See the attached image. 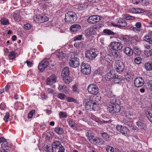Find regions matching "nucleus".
Wrapping results in <instances>:
<instances>
[{"label":"nucleus","instance_id":"obj_1","mask_svg":"<svg viewBox=\"0 0 152 152\" xmlns=\"http://www.w3.org/2000/svg\"><path fill=\"white\" fill-rule=\"evenodd\" d=\"M117 101L115 99L110 101L108 107L109 111L112 113H116L119 112L121 107L117 103Z\"/></svg>","mask_w":152,"mask_h":152},{"label":"nucleus","instance_id":"obj_2","mask_svg":"<svg viewBox=\"0 0 152 152\" xmlns=\"http://www.w3.org/2000/svg\"><path fill=\"white\" fill-rule=\"evenodd\" d=\"M77 19V15L76 13L73 12H68L65 15V21L68 23H75Z\"/></svg>","mask_w":152,"mask_h":152},{"label":"nucleus","instance_id":"obj_3","mask_svg":"<svg viewBox=\"0 0 152 152\" xmlns=\"http://www.w3.org/2000/svg\"><path fill=\"white\" fill-rule=\"evenodd\" d=\"M98 54V50L94 48L86 51L85 54V57L89 60H92L96 57Z\"/></svg>","mask_w":152,"mask_h":152},{"label":"nucleus","instance_id":"obj_4","mask_svg":"<svg viewBox=\"0 0 152 152\" xmlns=\"http://www.w3.org/2000/svg\"><path fill=\"white\" fill-rule=\"evenodd\" d=\"M123 46V45L120 42H113L108 46V48L110 50H119L122 49Z\"/></svg>","mask_w":152,"mask_h":152},{"label":"nucleus","instance_id":"obj_5","mask_svg":"<svg viewBox=\"0 0 152 152\" xmlns=\"http://www.w3.org/2000/svg\"><path fill=\"white\" fill-rule=\"evenodd\" d=\"M81 69V72L84 75H88L91 72L90 66L86 63L83 62L82 63Z\"/></svg>","mask_w":152,"mask_h":152},{"label":"nucleus","instance_id":"obj_6","mask_svg":"<svg viewBox=\"0 0 152 152\" xmlns=\"http://www.w3.org/2000/svg\"><path fill=\"white\" fill-rule=\"evenodd\" d=\"M116 128L118 132H120L124 135L127 136L129 134V131L126 126L118 125L116 126Z\"/></svg>","mask_w":152,"mask_h":152},{"label":"nucleus","instance_id":"obj_7","mask_svg":"<svg viewBox=\"0 0 152 152\" xmlns=\"http://www.w3.org/2000/svg\"><path fill=\"white\" fill-rule=\"evenodd\" d=\"M101 19V17L99 16L93 15L89 17L87 21L89 23L94 24L99 22Z\"/></svg>","mask_w":152,"mask_h":152},{"label":"nucleus","instance_id":"obj_8","mask_svg":"<svg viewBox=\"0 0 152 152\" xmlns=\"http://www.w3.org/2000/svg\"><path fill=\"white\" fill-rule=\"evenodd\" d=\"M69 64L70 66L76 68L79 65V59L77 57H72V56L71 58L69 60Z\"/></svg>","mask_w":152,"mask_h":152},{"label":"nucleus","instance_id":"obj_9","mask_svg":"<svg viewBox=\"0 0 152 152\" xmlns=\"http://www.w3.org/2000/svg\"><path fill=\"white\" fill-rule=\"evenodd\" d=\"M115 68L118 72H122L124 69V65L123 63L120 60L116 61L115 63Z\"/></svg>","mask_w":152,"mask_h":152},{"label":"nucleus","instance_id":"obj_10","mask_svg":"<svg viewBox=\"0 0 152 152\" xmlns=\"http://www.w3.org/2000/svg\"><path fill=\"white\" fill-rule=\"evenodd\" d=\"M49 65V62L47 59L43 60L39 64L38 69L39 70L42 72Z\"/></svg>","mask_w":152,"mask_h":152},{"label":"nucleus","instance_id":"obj_11","mask_svg":"<svg viewBox=\"0 0 152 152\" xmlns=\"http://www.w3.org/2000/svg\"><path fill=\"white\" fill-rule=\"evenodd\" d=\"M117 24H112L115 27H118L120 28L121 27H125L127 25V23L124 19L121 18H118L116 19Z\"/></svg>","mask_w":152,"mask_h":152},{"label":"nucleus","instance_id":"obj_12","mask_svg":"<svg viewBox=\"0 0 152 152\" xmlns=\"http://www.w3.org/2000/svg\"><path fill=\"white\" fill-rule=\"evenodd\" d=\"M118 75H116L114 72L111 71L105 75V78L106 80H110L113 79H118Z\"/></svg>","mask_w":152,"mask_h":152},{"label":"nucleus","instance_id":"obj_13","mask_svg":"<svg viewBox=\"0 0 152 152\" xmlns=\"http://www.w3.org/2000/svg\"><path fill=\"white\" fill-rule=\"evenodd\" d=\"M87 89L91 94L96 95L99 91V88L97 86H88Z\"/></svg>","mask_w":152,"mask_h":152},{"label":"nucleus","instance_id":"obj_14","mask_svg":"<svg viewBox=\"0 0 152 152\" xmlns=\"http://www.w3.org/2000/svg\"><path fill=\"white\" fill-rule=\"evenodd\" d=\"M56 81V77L55 75H53L47 78L46 82L47 85H51L55 83Z\"/></svg>","mask_w":152,"mask_h":152},{"label":"nucleus","instance_id":"obj_15","mask_svg":"<svg viewBox=\"0 0 152 152\" xmlns=\"http://www.w3.org/2000/svg\"><path fill=\"white\" fill-rule=\"evenodd\" d=\"M112 60V58L110 55L107 54L104 56H102L100 58V60L101 62L104 64H106L105 62H108Z\"/></svg>","mask_w":152,"mask_h":152},{"label":"nucleus","instance_id":"obj_16","mask_svg":"<svg viewBox=\"0 0 152 152\" xmlns=\"http://www.w3.org/2000/svg\"><path fill=\"white\" fill-rule=\"evenodd\" d=\"M143 40L148 42L149 44H152V32H149L145 35L143 38Z\"/></svg>","mask_w":152,"mask_h":152},{"label":"nucleus","instance_id":"obj_17","mask_svg":"<svg viewBox=\"0 0 152 152\" xmlns=\"http://www.w3.org/2000/svg\"><path fill=\"white\" fill-rule=\"evenodd\" d=\"M84 105L85 108L88 110L91 111V100L89 99H85L84 100Z\"/></svg>","mask_w":152,"mask_h":152},{"label":"nucleus","instance_id":"obj_18","mask_svg":"<svg viewBox=\"0 0 152 152\" xmlns=\"http://www.w3.org/2000/svg\"><path fill=\"white\" fill-rule=\"evenodd\" d=\"M67 121L69 126L71 128L75 130L77 129V124L75 123L74 120L71 118H69L67 120Z\"/></svg>","mask_w":152,"mask_h":152},{"label":"nucleus","instance_id":"obj_19","mask_svg":"<svg viewBox=\"0 0 152 152\" xmlns=\"http://www.w3.org/2000/svg\"><path fill=\"white\" fill-rule=\"evenodd\" d=\"M144 84V81L141 77H137L135 78L134 81V84L135 86L140 85V86H143Z\"/></svg>","mask_w":152,"mask_h":152},{"label":"nucleus","instance_id":"obj_20","mask_svg":"<svg viewBox=\"0 0 152 152\" xmlns=\"http://www.w3.org/2000/svg\"><path fill=\"white\" fill-rule=\"evenodd\" d=\"M69 68L66 67L63 70L62 72L61 76L63 78L69 77Z\"/></svg>","mask_w":152,"mask_h":152},{"label":"nucleus","instance_id":"obj_21","mask_svg":"<svg viewBox=\"0 0 152 152\" xmlns=\"http://www.w3.org/2000/svg\"><path fill=\"white\" fill-rule=\"evenodd\" d=\"M81 28L80 26L78 24L72 25L70 27V29L73 32H76L79 30Z\"/></svg>","mask_w":152,"mask_h":152},{"label":"nucleus","instance_id":"obj_22","mask_svg":"<svg viewBox=\"0 0 152 152\" xmlns=\"http://www.w3.org/2000/svg\"><path fill=\"white\" fill-rule=\"evenodd\" d=\"M86 136L88 137L89 141L91 142H93L94 139H95V137L90 131H89L87 132L86 133Z\"/></svg>","mask_w":152,"mask_h":152},{"label":"nucleus","instance_id":"obj_23","mask_svg":"<svg viewBox=\"0 0 152 152\" xmlns=\"http://www.w3.org/2000/svg\"><path fill=\"white\" fill-rule=\"evenodd\" d=\"M145 114L147 118L152 123V110H147L145 112Z\"/></svg>","mask_w":152,"mask_h":152},{"label":"nucleus","instance_id":"obj_24","mask_svg":"<svg viewBox=\"0 0 152 152\" xmlns=\"http://www.w3.org/2000/svg\"><path fill=\"white\" fill-rule=\"evenodd\" d=\"M63 146L61 144L60 142L56 140L53 142L52 147L53 148L58 149L61 147Z\"/></svg>","mask_w":152,"mask_h":152},{"label":"nucleus","instance_id":"obj_25","mask_svg":"<svg viewBox=\"0 0 152 152\" xmlns=\"http://www.w3.org/2000/svg\"><path fill=\"white\" fill-rule=\"evenodd\" d=\"M136 124L139 128L142 129H144L146 126V124L142 121L137 122Z\"/></svg>","mask_w":152,"mask_h":152},{"label":"nucleus","instance_id":"obj_26","mask_svg":"<svg viewBox=\"0 0 152 152\" xmlns=\"http://www.w3.org/2000/svg\"><path fill=\"white\" fill-rule=\"evenodd\" d=\"M93 142L99 145H102L104 143V141L102 139L97 137H95Z\"/></svg>","mask_w":152,"mask_h":152},{"label":"nucleus","instance_id":"obj_27","mask_svg":"<svg viewBox=\"0 0 152 152\" xmlns=\"http://www.w3.org/2000/svg\"><path fill=\"white\" fill-rule=\"evenodd\" d=\"M56 55L60 60L63 59L66 56V54L62 51H57L56 53Z\"/></svg>","mask_w":152,"mask_h":152},{"label":"nucleus","instance_id":"obj_28","mask_svg":"<svg viewBox=\"0 0 152 152\" xmlns=\"http://www.w3.org/2000/svg\"><path fill=\"white\" fill-rule=\"evenodd\" d=\"M58 89L60 92L66 94L68 93V89L66 86H59Z\"/></svg>","mask_w":152,"mask_h":152},{"label":"nucleus","instance_id":"obj_29","mask_svg":"<svg viewBox=\"0 0 152 152\" xmlns=\"http://www.w3.org/2000/svg\"><path fill=\"white\" fill-rule=\"evenodd\" d=\"M124 52L127 55L129 56H131L133 53L132 49L128 47H126L124 48Z\"/></svg>","mask_w":152,"mask_h":152},{"label":"nucleus","instance_id":"obj_30","mask_svg":"<svg viewBox=\"0 0 152 152\" xmlns=\"http://www.w3.org/2000/svg\"><path fill=\"white\" fill-rule=\"evenodd\" d=\"M110 50V53L113 55V56L115 58H118L119 56L120 53L118 51V50Z\"/></svg>","mask_w":152,"mask_h":152},{"label":"nucleus","instance_id":"obj_31","mask_svg":"<svg viewBox=\"0 0 152 152\" xmlns=\"http://www.w3.org/2000/svg\"><path fill=\"white\" fill-rule=\"evenodd\" d=\"M41 15H37L34 16L33 19L36 22L41 23Z\"/></svg>","mask_w":152,"mask_h":152},{"label":"nucleus","instance_id":"obj_32","mask_svg":"<svg viewBox=\"0 0 152 152\" xmlns=\"http://www.w3.org/2000/svg\"><path fill=\"white\" fill-rule=\"evenodd\" d=\"M123 18L127 20H133L135 19L134 17L126 14L123 15Z\"/></svg>","mask_w":152,"mask_h":152},{"label":"nucleus","instance_id":"obj_33","mask_svg":"<svg viewBox=\"0 0 152 152\" xmlns=\"http://www.w3.org/2000/svg\"><path fill=\"white\" fill-rule=\"evenodd\" d=\"M145 69L148 71H151L152 69V63L151 62H147L145 64Z\"/></svg>","mask_w":152,"mask_h":152},{"label":"nucleus","instance_id":"obj_34","mask_svg":"<svg viewBox=\"0 0 152 152\" xmlns=\"http://www.w3.org/2000/svg\"><path fill=\"white\" fill-rule=\"evenodd\" d=\"M91 104L92 110L95 111L97 106V104L94 101L92 100H91Z\"/></svg>","mask_w":152,"mask_h":152},{"label":"nucleus","instance_id":"obj_35","mask_svg":"<svg viewBox=\"0 0 152 152\" xmlns=\"http://www.w3.org/2000/svg\"><path fill=\"white\" fill-rule=\"evenodd\" d=\"M91 104L92 110L95 111L97 106V104L94 101L92 100H91Z\"/></svg>","mask_w":152,"mask_h":152},{"label":"nucleus","instance_id":"obj_36","mask_svg":"<svg viewBox=\"0 0 152 152\" xmlns=\"http://www.w3.org/2000/svg\"><path fill=\"white\" fill-rule=\"evenodd\" d=\"M16 54L14 51H12L9 52L8 57L10 59H13L16 57Z\"/></svg>","mask_w":152,"mask_h":152},{"label":"nucleus","instance_id":"obj_37","mask_svg":"<svg viewBox=\"0 0 152 152\" xmlns=\"http://www.w3.org/2000/svg\"><path fill=\"white\" fill-rule=\"evenodd\" d=\"M86 33L89 36L94 35L96 34L95 32L92 29L91 27L88 28L86 31Z\"/></svg>","mask_w":152,"mask_h":152},{"label":"nucleus","instance_id":"obj_38","mask_svg":"<svg viewBox=\"0 0 152 152\" xmlns=\"http://www.w3.org/2000/svg\"><path fill=\"white\" fill-rule=\"evenodd\" d=\"M133 76L132 73L131 72H128L126 75V79H129L130 80H132Z\"/></svg>","mask_w":152,"mask_h":152},{"label":"nucleus","instance_id":"obj_39","mask_svg":"<svg viewBox=\"0 0 152 152\" xmlns=\"http://www.w3.org/2000/svg\"><path fill=\"white\" fill-rule=\"evenodd\" d=\"M103 32L109 35H115V34L110 29H105L103 30Z\"/></svg>","mask_w":152,"mask_h":152},{"label":"nucleus","instance_id":"obj_40","mask_svg":"<svg viewBox=\"0 0 152 152\" xmlns=\"http://www.w3.org/2000/svg\"><path fill=\"white\" fill-rule=\"evenodd\" d=\"M128 12L130 13H138V8H130L128 10Z\"/></svg>","mask_w":152,"mask_h":152},{"label":"nucleus","instance_id":"obj_41","mask_svg":"<svg viewBox=\"0 0 152 152\" xmlns=\"http://www.w3.org/2000/svg\"><path fill=\"white\" fill-rule=\"evenodd\" d=\"M0 21L3 25H7L9 24V21L6 18H3L1 19Z\"/></svg>","mask_w":152,"mask_h":152},{"label":"nucleus","instance_id":"obj_42","mask_svg":"<svg viewBox=\"0 0 152 152\" xmlns=\"http://www.w3.org/2000/svg\"><path fill=\"white\" fill-rule=\"evenodd\" d=\"M55 131L57 133L60 134H62L64 132L63 129L62 128L58 127L55 128Z\"/></svg>","mask_w":152,"mask_h":152},{"label":"nucleus","instance_id":"obj_43","mask_svg":"<svg viewBox=\"0 0 152 152\" xmlns=\"http://www.w3.org/2000/svg\"><path fill=\"white\" fill-rule=\"evenodd\" d=\"M1 147L3 149L7 150L9 148L7 142L6 141H4L1 144Z\"/></svg>","mask_w":152,"mask_h":152},{"label":"nucleus","instance_id":"obj_44","mask_svg":"<svg viewBox=\"0 0 152 152\" xmlns=\"http://www.w3.org/2000/svg\"><path fill=\"white\" fill-rule=\"evenodd\" d=\"M13 16L15 20H19L20 19V15L19 13L18 12L16 13L15 12L13 15Z\"/></svg>","mask_w":152,"mask_h":152},{"label":"nucleus","instance_id":"obj_45","mask_svg":"<svg viewBox=\"0 0 152 152\" xmlns=\"http://www.w3.org/2000/svg\"><path fill=\"white\" fill-rule=\"evenodd\" d=\"M145 54L147 57L151 56H152V49L149 50H145L144 51Z\"/></svg>","mask_w":152,"mask_h":152},{"label":"nucleus","instance_id":"obj_46","mask_svg":"<svg viewBox=\"0 0 152 152\" xmlns=\"http://www.w3.org/2000/svg\"><path fill=\"white\" fill-rule=\"evenodd\" d=\"M63 80L64 82L66 84H68L71 81V79L69 77H64Z\"/></svg>","mask_w":152,"mask_h":152},{"label":"nucleus","instance_id":"obj_47","mask_svg":"<svg viewBox=\"0 0 152 152\" xmlns=\"http://www.w3.org/2000/svg\"><path fill=\"white\" fill-rule=\"evenodd\" d=\"M41 23L45 22L48 21L49 20V18L45 16V15H41Z\"/></svg>","mask_w":152,"mask_h":152},{"label":"nucleus","instance_id":"obj_48","mask_svg":"<svg viewBox=\"0 0 152 152\" xmlns=\"http://www.w3.org/2000/svg\"><path fill=\"white\" fill-rule=\"evenodd\" d=\"M59 116L61 118H66L67 117V115L66 112H60L59 113Z\"/></svg>","mask_w":152,"mask_h":152},{"label":"nucleus","instance_id":"obj_49","mask_svg":"<svg viewBox=\"0 0 152 152\" xmlns=\"http://www.w3.org/2000/svg\"><path fill=\"white\" fill-rule=\"evenodd\" d=\"M45 150L48 152H53V148L52 146L47 145Z\"/></svg>","mask_w":152,"mask_h":152},{"label":"nucleus","instance_id":"obj_50","mask_svg":"<svg viewBox=\"0 0 152 152\" xmlns=\"http://www.w3.org/2000/svg\"><path fill=\"white\" fill-rule=\"evenodd\" d=\"M66 100L69 102H73L74 103H76L77 102L75 99L72 97H67Z\"/></svg>","mask_w":152,"mask_h":152},{"label":"nucleus","instance_id":"obj_51","mask_svg":"<svg viewBox=\"0 0 152 152\" xmlns=\"http://www.w3.org/2000/svg\"><path fill=\"white\" fill-rule=\"evenodd\" d=\"M10 116V114L8 112H7L4 118V120L5 122H7L8 121V119L9 118Z\"/></svg>","mask_w":152,"mask_h":152},{"label":"nucleus","instance_id":"obj_52","mask_svg":"<svg viewBox=\"0 0 152 152\" xmlns=\"http://www.w3.org/2000/svg\"><path fill=\"white\" fill-rule=\"evenodd\" d=\"M35 113V111L34 110H31L28 114V118L30 119L32 118L33 114Z\"/></svg>","mask_w":152,"mask_h":152},{"label":"nucleus","instance_id":"obj_53","mask_svg":"<svg viewBox=\"0 0 152 152\" xmlns=\"http://www.w3.org/2000/svg\"><path fill=\"white\" fill-rule=\"evenodd\" d=\"M82 35H80L75 37L74 38V41H75L77 40H81L82 39Z\"/></svg>","mask_w":152,"mask_h":152},{"label":"nucleus","instance_id":"obj_54","mask_svg":"<svg viewBox=\"0 0 152 152\" xmlns=\"http://www.w3.org/2000/svg\"><path fill=\"white\" fill-rule=\"evenodd\" d=\"M57 97L63 100L65 98L66 96L61 93H60L58 94Z\"/></svg>","mask_w":152,"mask_h":152},{"label":"nucleus","instance_id":"obj_55","mask_svg":"<svg viewBox=\"0 0 152 152\" xmlns=\"http://www.w3.org/2000/svg\"><path fill=\"white\" fill-rule=\"evenodd\" d=\"M141 58L140 57H137L135 58L134 62L135 63L139 64L141 62Z\"/></svg>","mask_w":152,"mask_h":152},{"label":"nucleus","instance_id":"obj_56","mask_svg":"<svg viewBox=\"0 0 152 152\" xmlns=\"http://www.w3.org/2000/svg\"><path fill=\"white\" fill-rule=\"evenodd\" d=\"M106 150L108 152H113L114 151L113 148L110 146H108L106 148Z\"/></svg>","mask_w":152,"mask_h":152},{"label":"nucleus","instance_id":"obj_57","mask_svg":"<svg viewBox=\"0 0 152 152\" xmlns=\"http://www.w3.org/2000/svg\"><path fill=\"white\" fill-rule=\"evenodd\" d=\"M143 5L147 6L149 4L148 0H140Z\"/></svg>","mask_w":152,"mask_h":152},{"label":"nucleus","instance_id":"obj_58","mask_svg":"<svg viewBox=\"0 0 152 152\" xmlns=\"http://www.w3.org/2000/svg\"><path fill=\"white\" fill-rule=\"evenodd\" d=\"M139 50L137 48L134 47L132 50L133 53L135 54H138L139 52Z\"/></svg>","mask_w":152,"mask_h":152},{"label":"nucleus","instance_id":"obj_59","mask_svg":"<svg viewBox=\"0 0 152 152\" xmlns=\"http://www.w3.org/2000/svg\"><path fill=\"white\" fill-rule=\"evenodd\" d=\"M103 138L107 139L109 137V135L106 132H103L101 134Z\"/></svg>","mask_w":152,"mask_h":152},{"label":"nucleus","instance_id":"obj_60","mask_svg":"<svg viewBox=\"0 0 152 152\" xmlns=\"http://www.w3.org/2000/svg\"><path fill=\"white\" fill-rule=\"evenodd\" d=\"M87 7V5L86 4H85L84 3L83 4H81L80 5V10L84 9H86Z\"/></svg>","mask_w":152,"mask_h":152},{"label":"nucleus","instance_id":"obj_61","mask_svg":"<svg viewBox=\"0 0 152 152\" xmlns=\"http://www.w3.org/2000/svg\"><path fill=\"white\" fill-rule=\"evenodd\" d=\"M24 28L26 29H29L31 28V26L29 23L25 24L24 25Z\"/></svg>","mask_w":152,"mask_h":152},{"label":"nucleus","instance_id":"obj_62","mask_svg":"<svg viewBox=\"0 0 152 152\" xmlns=\"http://www.w3.org/2000/svg\"><path fill=\"white\" fill-rule=\"evenodd\" d=\"M26 63L27 66L29 67H31L32 66L33 64L32 63L29 61H26L25 62V63Z\"/></svg>","mask_w":152,"mask_h":152},{"label":"nucleus","instance_id":"obj_63","mask_svg":"<svg viewBox=\"0 0 152 152\" xmlns=\"http://www.w3.org/2000/svg\"><path fill=\"white\" fill-rule=\"evenodd\" d=\"M48 92L49 94H54L55 92V90L54 89L49 88L48 89Z\"/></svg>","mask_w":152,"mask_h":152},{"label":"nucleus","instance_id":"obj_64","mask_svg":"<svg viewBox=\"0 0 152 152\" xmlns=\"http://www.w3.org/2000/svg\"><path fill=\"white\" fill-rule=\"evenodd\" d=\"M120 39L122 41L125 42H127L128 41V40L124 37H121Z\"/></svg>","mask_w":152,"mask_h":152}]
</instances>
